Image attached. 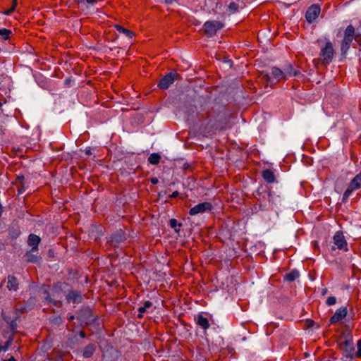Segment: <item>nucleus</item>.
I'll return each instance as SVG.
<instances>
[{"instance_id":"obj_40","label":"nucleus","mask_w":361,"mask_h":361,"mask_svg":"<svg viewBox=\"0 0 361 361\" xmlns=\"http://www.w3.org/2000/svg\"><path fill=\"white\" fill-rule=\"evenodd\" d=\"M150 182L152 185H157L159 183L158 178L154 177L150 179Z\"/></svg>"},{"instance_id":"obj_33","label":"nucleus","mask_w":361,"mask_h":361,"mask_svg":"<svg viewBox=\"0 0 361 361\" xmlns=\"http://www.w3.org/2000/svg\"><path fill=\"white\" fill-rule=\"evenodd\" d=\"M305 326H306L307 329L313 328L315 325H317L318 326L317 323L314 321L311 320V319H307L305 321Z\"/></svg>"},{"instance_id":"obj_17","label":"nucleus","mask_w":361,"mask_h":361,"mask_svg":"<svg viewBox=\"0 0 361 361\" xmlns=\"http://www.w3.org/2000/svg\"><path fill=\"white\" fill-rule=\"evenodd\" d=\"M95 350H96L95 345L92 344V343L88 344L83 349L82 355L85 358H90L94 355Z\"/></svg>"},{"instance_id":"obj_27","label":"nucleus","mask_w":361,"mask_h":361,"mask_svg":"<svg viewBox=\"0 0 361 361\" xmlns=\"http://www.w3.org/2000/svg\"><path fill=\"white\" fill-rule=\"evenodd\" d=\"M11 33H12V32L10 30H8L6 28L0 29V36L4 40L8 39L10 37V35Z\"/></svg>"},{"instance_id":"obj_20","label":"nucleus","mask_w":361,"mask_h":361,"mask_svg":"<svg viewBox=\"0 0 361 361\" xmlns=\"http://www.w3.org/2000/svg\"><path fill=\"white\" fill-rule=\"evenodd\" d=\"M300 274L298 271L293 270L290 272L286 274L284 276V279L287 281L292 282L299 277Z\"/></svg>"},{"instance_id":"obj_1","label":"nucleus","mask_w":361,"mask_h":361,"mask_svg":"<svg viewBox=\"0 0 361 361\" xmlns=\"http://www.w3.org/2000/svg\"><path fill=\"white\" fill-rule=\"evenodd\" d=\"M259 78L265 82L266 86H273L275 83L286 79V73L277 67H272L270 72L262 71Z\"/></svg>"},{"instance_id":"obj_6","label":"nucleus","mask_w":361,"mask_h":361,"mask_svg":"<svg viewBox=\"0 0 361 361\" xmlns=\"http://www.w3.org/2000/svg\"><path fill=\"white\" fill-rule=\"evenodd\" d=\"M223 27L224 23L218 20H208L203 25L204 33L209 37L214 36Z\"/></svg>"},{"instance_id":"obj_7","label":"nucleus","mask_w":361,"mask_h":361,"mask_svg":"<svg viewBox=\"0 0 361 361\" xmlns=\"http://www.w3.org/2000/svg\"><path fill=\"white\" fill-rule=\"evenodd\" d=\"M212 209L213 205L212 203L209 202H204L192 207L189 211V214L190 216H195L199 214H203L206 212H210Z\"/></svg>"},{"instance_id":"obj_37","label":"nucleus","mask_w":361,"mask_h":361,"mask_svg":"<svg viewBox=\"0 0 361 361\" xmlns=\"http://www.w3.org/2000/svg\"><path fill=\"white\" fill-rule=\"evenodd\" d=\"M10 327H11V329L12 330V333L11 334H14V332L17 328V324L16 322V321H12L11 322V324H10Z\"/></svg>"},{"instance_id":"obj_42","label":"nucleus","mask_w":361,"mask_h":361,"mask_svg":"<svg viewBox=\"0 0 361 361\" xmlns=\"http://www.w3.org/2000/svg\"><path fill=\"white\" fill-rule=\"evenodd\" d=\"M85 152V154H87L88 156L92 154V152H91V149L90 148L86 149Z\"/></svg>"},{"instance_id":"obj_30","label":"nucleus","mask_w":361,"mask_h":361,"mask_svg":"<svg viewBox=\"0 0 361 361\" xmlns=\"http://www.w3.org/2000/svg\"><path fill=\"white\" fill-rule=\"evenodd\" d=\"M283 73H286V77L297 75V71H294L291 66H289L288 68L285 69L283 71Z\"/></svg>"},{"instance_id":"obj_14","label":"nucleus","mask_w":361,"mask_h":361,"mask_svg":"<svg viewBox=\"0 0 361 361\" xmlns=\"http://www.w3.org/2000/svg\"><path fill=\"white\" fill-rule=\"evenodd\" d=\"M19 283L16 277L13 275H8L7 277L6 288L10 291H16L18 289Z\"/></svg>"},{"instance_id":"obj_13","label":"nucleus","mask_w":361,"mask_h":361,"mask_svg":"<svg viewBox=\"0 0 361 361\" xmlns=\"http://www.w3.org/2000/svg\"><path fill=\"white\" fill-rule=\"evenodd\" d=\"M40 238L35 234H30L27 239V245L32 247V252H37L38 250V245L40 243Z\"/></svg>"},{"instance_id":"obj_3","label":"nucleus","mask_w":361,"mask_h":361,"mask_svg":"<svg viewBox=\"0 0 361 361\" xmlns=\"http://www.w3.org/2000/svg\"><path fill=\"white\" fill-rule=\"evenodd\" d=\"M338 344L340 349L344 352L345 356L347 358L352 359L355 353L352 334L347 331L342 332Z\"/></svg>"},{"instance_id":"obj_50","label":"nucleus","mask_w":361,"mask_h":361,"mask_svg":"<svg viewBox=\"0 0 361 361\" xmlns=\"http://www.w3.org/2000/svg\"><path fill=\"white\" fill-rule=\"evenodd\" d=\"M1 105V104L0 103V106Z\"/></svg>"},{"instance_id":"obj_43","label":"nucleus","mask_w":361,"mask_h":361,"mask_svg":"<svg viewBox=\"0 0 361 361\" xmlns=\"http://www.w3.org/2000/svg\"><path fill=\"white\" fill-rule=\"evenodd\" d=\"M1 361H17V360L13 356H11L9 359L2 360Z\"/></svg>"},{"instance_id":"obj_15","label":"nucleus","mask_w":361,"mask_h":361,"mask_svg":"<svg viewBox=\"0 0 361 361\" xmlns=\"http://www.w3.org/2000/svg\"><path fill=\"white\" fill-rule=\"evenodd\" d=\"M13 183L18 188V195L23 194L25 191V177L23 176H18Z\"/></svg>"},{"instance_id":"obj_2","label":"nucleus","mask_w":361,"mask_h":361,"mask_svg":"<svg viewBox=\"0 0 361 361\" xmlns=\"http://www.w3.org/2000/svg\"><path fill=\"white\" fill-rule=\"evenodd\" d=\"M353 39L357 42L359 45H361V34H355L354 27L352 25H349L344 32V37L341 44L342 55L347 54Z\"/></svg>"},{"instance_id":"obj_25","label":"nucleus","mask_w":361,"mask_h":361,"mask_svg":"<svg viewBox=\"0 0 361 361\" xmlns=\"http://www.w3.org/2000/svg\"><path fill=\"white\" fill-rule=\"evenodd\" d=\"M13 339H14V336H13V334H11L8 338V340L5 343L4 345H0V348L2 350V351H7L8 350V348H10V346L12 345L13 343Z\"/></svg>"},{"instance_id":"obj_18","label":"nucleus","mask_w":361,"mask_h":361,"mask_svg":"<svg viewBox=\"0 0 361 361\" xmlns=\"http://www.w3.org/2000/svg\"><path fill=\"white\" fill-rule=\"evenodd\" d=\"M196 324L204 330H207L210 326L207 318L204 317L202 314H198Z\"/></svg>"},{"instance_id":"obj_11","label":"nucleus","mask_w":361,"mask_h":361,"mask_svg":"<svg viewBox=\"0 0 361 361\" xmlns=\"http://www.w3.org/2000/svg\"><path fill=\"white\" fill-rule=\"evenodd\" d=\"M348 314V310L346 307H341L334 313V314L330 318V324H335L346 317Z\"/></svg>"},{"instance_id":"obj_32","label":"nucleus","mask_w":361,"mask_h":361,"mask_svg":"<svg viewBox=\"0 0 361 361\" xmlns=\"http://www.w3.org/2000/svg\"><path fill=\"white\" fill-rule=\"evenodd\" d=\"M228 9L231 12L235 13L238 9V5L235 2H231L228 5Z\"/></svg>"},{"instance_id":"obj_44","label":"nucleus","mask_w":361,"mask_h":361,"mask_svg":"<svg viewBox=\"0 0 361 361\" xmlns=\"http://www.w3.org/2000/svg\"><path fill=\"white\" fill-rule=\"evenodd\" d=\"M166 4H172L175 0H164Z\"/></svg>"},{"instance_id":"obj_47","label":"nucleus","mask_w":361,"mask_h":361,"mask_svg":"<svg viewBox=\"0 0 361 361\" xmlns=\"http://www.w3.org/2000/svg\"><path fill=\"white\" fill-rule=\"evenodd\" d=\"M326 293H327V289H326V288H325V289H324V290H322V294L324 295H325Z\"/></svg>"},{"instance_id":"obj_38","label":"nucleus","mask_w":361,"mask_h":361,"mask_svg":"<svg viewBox=\"0 0 361 361\" xmlns=\"http://www.w3.org/2000/svg\"><path fill=\"white\" fill-rule=\"evenodd\" d=\"M178 225V221L175 219H171L170 220V226L173 228H175Z\"/></svg>"},{"instance_id":"obj_36","label":"nucleus","mask_w":361,"mask_h":361,"mask_svg":"<svg viewBox=\"0 0 361 361\" xmlns=\"http://www.w3.org/2000/svg\"><path fill=\"white\" fill-rule=\"evenodd\" d=\"M357 345V357L359 358H361V339L358 341Z\"/></svg>"},{"instance_id":"obj_45","label":"nucleus","mask_w":361,"mask_h":361,"mask_svg":"<svg viewBox=\"0 0 361 361\" xmlns=\"http://www.w3.org/2000/svg\"><path fill=\"white\" fill-rule=\"evenodd\" d=\"M80 336L81 338H85V333L84 331H80Z\"/></svg>"},{"instance_id":"obj_39","label":"nucleus","mask_w":361,"mask_h":361,"mask_svg":"<svg viewBox=\"0 0 361 361\" xmlns=\"http://www.w3.org/2000/svg\"><path fill=\"white\" fill-rule=\"evenodd\" d=\"M182 169L184 171H188L191 169V165L188 163H185V164H183Z\"/></svg>"},{"instance_id":"obj_24","label":"nucleus","mask_w":361,"mask_h":361,"mask_svg":"<svg viewBox=\"0 0 361 361\" xmlns=\"http://www.w3.org/2000/svg\"><path fill=\"white\" fill-rule=\"evenodd\" d=\"M125 236L122 233H117L111 237V243L114 245H117L121 242L125 240Z\"/></svg>"},{"instance_id":"obj_8","label":"nucleus","mask_w":361,"mask_h":361,"mask_svg":"<svg viewBox=\"0 0 361 361\" xmlns=\"http://www.w3.org/2000/svg\"><path fill=\"white\" fill-rule=\"evenodd\" d=\"M334 243L339 250H343L345 252L348 250V244L341 231H336L333 238Z\"/></svg>"},{"instance_id":"obj_29","label":"nucleus","mask_w":361,"mask_h":361,"mask_svg":"<svg viewBox=\"0 0 361 361\" xmlns=\"http://www.w3.org/2000/svg\"><path fill=\"white\" fill-rule=\"evenodd\" d=\"M257 195H259V197H257V200L261 202L260 206H262V202L266 199V196H268V197L270 196V193L267 192H257Z\"/></svg>"},{"instance_id":"obj_5","label":"nucleus","mask_w":361,"mask_h":361,"mask_svg":"<svg viewBox=\"0 0 361 361\" xmlns=\"http://www.w3.org/2000/svg\"><path fill=\"white\" fill-rule=\"evenodd\" d=\"M202 123L199 128V132L204 137H207L213 133L217 128L216 119L211 116V114L207 112L203 116Z\"/></svg>"},{"instance_id":"obj_48","label":"nucleus","mask_w":361,"mask_h":361,"mask_svg":"<svg viewBox=\"0 0 361 361\" xmlns=\"http://www.w3.org/2000/svg\"><path fill=\"white\" fill-rule=\"evenodd\" d=\"M75 1L78 2V3H82L85 1V0H74Z\"/></svg>"},{"instance_id":"obj_12","label":"nucleus","mask_w":361,"mask_h":361,"mask_svg":"<svg viewBox=\"0 0 361 361\" xmlns=\"http://www.w3.org/2000/svg\"><path fill=\"white\" fill-rule=\"evenodd\" d=\"M68 302L80 303L82 302V297L80 292L77 290H70L66 295Z\"/></svg>"},{"instance_id":"obj_41","label":"nucleus","mask_w":361,"mask_h":361,"mask_svg":"<svg viewBox=\"0 0 361 361\" xmlns=\"http://www.w3.org/2000/svg\"><path fill=\"white\" fill-rule=\"evenodd\" d=\"M180 195L179 192L178 191H174L171 195H170V197L171 198H176L177 197H178Z\"/></svg>"},{"instance_id":"obj_4","label":"nucleus","mask_w":361,"mask_h":361,"mask_svg":"<svg viewBox=\"0 0 361 361\" xmlns=\"http://www.w3.org/2000/svg\"><path fill=\"white\" fill-rule=\"evenodd\" d=\"M334 55V49L333 44L331 42H327L324 47L321 48L319 56L318 59H314L315 65L319 63L327 66L332 62Z\"/></svg>"},{"instance_id":"obj_10","label":"nucleus","mask_w":361,"mask_h":361,"mask_svg":"<svg viewBox=\"0 0 361 361\" xmlns=\"http://www.w3.org/2000/svg\"><path fill=\"white\" fill-rule=\"evenodd\" d=\"M178 75L176 73L170 72L164 75L159 82L158 87L160 89L166 90L174 82L175 76Z\"/></svg>"},{"instance_id":"obj_31","label":"nucleus","mask_w":361,"mask_h":361,"mask_svg":"<svg viewBox=\"0 0 361 361\" xmlns=\"http://www.w3.org/2000/svg\"><path fill=\"white\" fill-rule=\"evenodd\" d=\"M353 191H354V190L350 189V187L348 185V188L345 190V191L344 192L343 195V202L345 201L349 197V196L351 195Z\"/></svg>"},{"instance_id":"obj_21","label":"nucleus","mask_w":361,"mask_h":361,"mask_svg":"<svg viewBox=\"0 0 361 361\" xmlns=\"http://www.w3.org/2000/svg\"><path fill=\"white\" fill-rule=\"evenodd\" d=\"M152 306V302L147 300V301H145V303H144V305L142 306V307H140L137 310L139 312V314L137 315V317L138 318H142V314L146 312L147 311V309L148 308H150Z\"/></svg>"},{"instance_id":"obj_34","label":"nucleus","mask_w":361,"mask_h":361,"mask_svg":"<svg viewBox=\"0 0 361 361\" xmlns=\"http://www.w3.org/2000/svg\"><path fill=\"white\" fill-rule=\"evenodd\" d=\"M336 298L334 296L329 297L326 302V305L329 306L334 305L336 304Z\"/></svg>"},{"instance_id":"obj_16","label":"nucleus","mask_w":361,"mask_h":361,"mask_svg":"<svg viewBox=\"0 0 361 361\" xmlns=\"http://www.w3.org/2000/svg\"><path fill=\"white\" fill-rule=\"evenodd\" d=\"M263 179L268 183H273L276 180L274 172L270 169H265L262 171Z\"/></svg>"},{"instance_id":"obj_35","label":"nucleus","mask_w":361,"mask_h":361,"mask_svg":"<svg viewBox=\"0 0 361 361\" xmlns=\"http://www.w3.org/2000/svg\"><path fill=\"white\" fill-rule=\"evenodd\" d=\"M44 293L46 294V297H45L46 300H47L49 302L53 303L54 305H58V303H59V302L54 301V300H52L50 298L49 293L47 291H44Z\"/></svg>"},{"instance_id":"obj_28","label":"nucleus","mask_w":361,"mask_h":361,"mask_svg":"<svg viewBox=\"0 0 361 361\" xmlns=\"http://www.w3.org/2000/svg\"><path fill=\"white\" fill-rule=\"evenodd\" d=\"M17 5H18V0H12V6H11V8L6 11L4 12V14H6L7 16L10 15L11 13H13L16 10Z\"/></svg>"},{"instance_id":"obj_19","label":"nucleus","mask_w":361,"mask_h":361,"mask_svg":"<svg viewBox=\"0 0 361 361\" xmlns=\"http://www.w3.org/2000/svg\"><path fill=\"white\" fill-rule=\"evenodd\" d=\"M349 186L350 189H353L354 190L361 188V172L353 178Z\"/></svg>"},{"instance_id":"obj_49","label":"nucleus","mask_w":361,"mask_h":361,"mask_svg":"<svg viewBox=\"0 0 361 361\" xmlns=\"http://www.w3.org/2000/svg\"><path fill=\"white\" fill-rule=\"evenodd\" d=\"M314 247H318V244H317V242H314Z\"/></svg>"},{"instance_id":"obj_23","label":"nucleus","mask_w":361,"mask_h":361,"mask_svg":"<svg viewBox=\"0 0 361 361\" xmlns=\"http://www.w3.org/2000/svg\"><path fill=\"white\" fill-rule=\"evenodd\" d=\"M161 156L157 153H152L148 157V162L153 165H157L159 163Z\"/></svg>"},{"instance_id":"obj_26","label":"nucleus","mask_w":361,"mask_h":361,"mask_svg":"<svg viewBox=\"0 0 361 361\" xmlns=\"http://www.w3.org/2000/svg\"><path fill=\"white\" fill-rule=\"evenodd\" d=\"M31 250L26 253L27 261L32 263H37L39 261L40 257L32 253Z\"/></svg>"},{"instance_id":"obj_46","label":"nucleus","mask_w":361,"mask_h":361,"mask_svg":"<svg viewBox=\"0 0 361 361\" xmlns=\"http://www.w3.org/2000/svg\"><path fill=\"white\" fill-rule=\"evenodd\" d=\"M74 318H75V317H74V316H73V315H71V316H69V317H68V320H70V321H71V320H73V319H74Z\"/></svg>"},{"instance_id":"obj_22","label":"nucleus","mask_w":361,"mask_h":361,"mask_svg":"<svg viewBox=\"0 0 361 361\" xmlns=\"http://www.w3.org/2000/svg\"><path fill=\"white\" fill-rule=\"evenodd\" d=\"M115 28L120 33L124 34L125 35H126L129 38H132L134 36V33L132 31H130V30H129L128 29L124 28L123 27H122L120 25H115Z\"/></svg>"},{"instance_id":"obj_9","label":"nucleus","mask_w":361,"mask_h":361,"mask_svg":"<svg viewBox=\"0 0 361 361\" xmlns=\"http://www.w3.org/2000/svg\"><path fill=\"white\" fill-rule=\"evenodd\" d=\"M320 11V6L317 4H313L310 6L305 13L307 21L312 23L319 16Z\"/></svg>"}]
</instances>
